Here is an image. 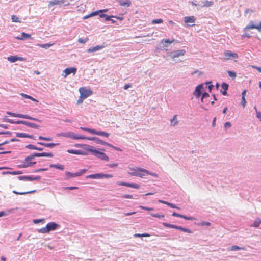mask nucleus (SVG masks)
Returning <instances> with one entry per match:
<instances>
[{
    "label": "nucleus",
    "mask_w": 261,
    "mask_h": 261,
    "mask_svg": "<svg viewBox=\"0 0 261 261\" xmlns=\"http://www.w3.org/2000/svg\"><path fill=\"white\" fill-rule=\"evenodd\" d=\"M87 150L88 151L91 152L95 156L98 158H100L102 160H104L106 161H108L109 160V157L104 152H100L99 150H96L93 146H89L87 149Z\"/></svg>",
    "instance_id": "1"
},
{
    "label": "nucleus",
    "mask_w": 261,
    "mask_h": 261,
    "mask_svg": "<svg viewBox=\"0 0 261 261\" xmlns=\"http://www.w3.org/2000/svg\"><path fill=\"white\" fill-rule=\"evenodd\" d=\"M59 226V225L55 222H50L47 224L45 227L38 229V232L42 233H48L50 231L56 230Z\"/></svg>",
    "instance_id": "2"
},
{
    "label": "nucleus",
    "mask_w": 261,
    "mask_h": 261,
    "mask_svg": "<svg viewBox=\"0 0 261 261\" xmlns=\"http://www.w3.org/2000/svg\"><path fill=\"white\" fill-rule=\"evenodd\" d=\"M7 114H8L10 116H11L12 117H18V118L27 119H29V120H34V121H37L39 122H41V121L40 120H39L37 118H33L31 116L25 115L14 113H12V112H11L9 111L7 112Z\"/></svg>",
    "instance_id": "3"
},
{
    "label": "nucleus",
    "mask_w": 261,
    "mask_h": 261,
    "mask_svg": "<svg viewBox=\"0 0 261 261\" xmlns=\"http://www.w3.org/2000/svg\"><path fill=\"white\" fill-rule=\"evenodd\" d=\"M7 122H9L12 124H14V123L23 124L27 125V126H29V127H30L32 128H38L39 127V126L36 124L30 123V122H29L27 121H22V120H18V121L15 122L12 119H8V120H7Z\"/></svg>",
    "instance_id": "4"
},
{
    "label": "nucleus",
    "mask_w": 261,
    "mask_h": 261,
    "mask_svg": "<svg viewBox=\"0 0 261 261\" xmlns=\"http://www.w3.org/2000/svg\"><path fill=\"white\" fill-rule=\"evenodd\" d=\"M34 159L33 156H32V155L27 156L22 163L21 165H20V167L21 168H27L32 166L36 164V162L33 161Z\"/></svg>",
    "instance_id": "5"
},
{
    "label": "nucleus",
    "mask_w": 261,
    "mask_h": 261,
    "mask_svg": "<svg viewBox=\"0 0 261 261\" xmlns=\"http://www.w3.org/2000/svg\"><path fill=\"white\" fill-rule=\"evenodd\" d=\"M238 57V54L232 53L230 50H226L224 53L223 58H222V60L223 61H228L233 59H237Z\"/></svg>",
    "instance_id": "6"
},
{
    "label": "nucleus",
    "mask_w": 261,
    "mask_h": 261,
    "mask_svg": "<svg viewBox=\"0 0 261 261\" xmlns=\"http://www.w3.org/2000/svg\"><path fill=\"white\" fill-rule=\"evenodd\" d=\"M87 171L86 169H82L80 170L79 172L75 173H72L68 171H66L65 174L66 176V179H69L71 178H74L75 177L79 176L83 174H84Z\"/></svg>",
    "instance_id": "7"
},
{
    "label": "nucleus",
    "mask_w": 261,
    "mask_h": 261,
    "mask_svg": "<svg viewBox=\"0 0 261 261\" xmlns=\"http://www.w3.org/2000/svg\"><path fill=\"white\" fill-rule=\"evenodd\" d=\"M81 98L85 99L92 94V92L89 89L85 87L80 88L79 89Z\"/></svg>",
    "instance_id": "8"
},
{
    "label": "nucleus",
    "mask_w": 261,
    "mask_h": 261,
    "mask_svg": "<svg viewBox=\"0 0 261 261\" xmlns=\"http://www.w3.org/2000/svg\"><path fill=\"white\" fill-rule=\"evenodd\" d=\"M129 169L130 172H129L128 173H129V174H130L132 176H137L138 175V173H139V171H143V172H147V170L143 169V168H138V167L129 168Z\"/></svg>",
    "instance_id": "9"
},
{
    "label": "nucleus",
    "mask_w": 261,
    "mask_h": 261,
    "mask_svg": "<svg viewBox=\"0 0 261 261\" xmlns=\"http://www.w3.org/2000/svg\"><path fill=\"white\" fill-rule=\"evenodd\" d=\"M186 50L184 49H181L172 51L170 53V55L172 58L174 59L175 58H178L180 56H184Z\"/></svg>",
    "instance_id": "10"
},
{
    "label": "nucleus",
    "mask_w": 261,
    "mask_h": 261,
    "mask_svg": "<svg viewBox=\"0 0 261 261\" xmlns=\"http://www.w3.org/2000/svg\"><path fill=\"white\" fill-rule=\"evenodd\" d=\"M252 29H256L258 31L261 32V22L259 23L258 25H256L254 24L253 21H250L248 25H247L245 28L244 30H248Z\"/></svg>",
    "instance_id": "11"
},
{
    "label": "nucleus",
    "mask_w": 261,
    "mask_h": 261,
    "mask_svg": "<svg viewBox=\"0 0 261 261\" xmlns=\"http://www.w3.org/2000/svg\"><path fill=\"white\" fill-rule=\"evenodd\" d=\"M76 72V68L75 67H70V68H67L65 69L62 75L66 77L68 75L73 73V74H75Z\"/></svg>",
    "instance_id": "12"
},
{
    "label": "nucleus",
    "mask_w": 261,
    "mask_h": 261,
    "mask_svg": "<svg viewBox=\"0 0 261 261\" xmlns=\"http://www.w3.org/2000/svg\"><path fill=\"white\" fill-rule=\"evenodd\" d=\"M65 0H53L48 2V7L50 8L54 5L61 6L64 4Z\"/></svg>",
    "instance_id": "13"
},
{
    "label": "nucleus",
    "mask_w": 261,
    "mask_h": 261,
    "mask_svg": "<svg viewBox=\"0 0 261 261\" xmlns=\"http://www.w3.org/2000/svg\"><path fill=\"white\" fill-rule=\"evenodd\" d=\"M87 139L88 140H95L96 141V142L98 144H102L104 145H107V146H108L110 147H113L112 145H111L107 142H106L98 138L92 137V138H87Z\"/></svg>",
    "instance_id": "14"
},
{
    "label": "nucleus",
    "mask_w": 261,
    "mask_h": 261,
    "mask_svg": "<svg viewBox=\"0 0 261 261\" xmlns=\"http://www.w3.org/2000/svg\"><path fill=\"white\" fill-rule=\"evenodd\" d=\"M7 59L12 63L15 62L17 61H24L25 60L24 58L17 57L16 56H10L7 58Z\"/></svg>",
    "instance_id": "15"
},
{
    "label": "nucleus",
    "mask_w": 261,
    "mask_h": 261,
    "mask_svg": "<svg viewBox=\"0 0 261 261\" xmlns=\"http://www.w3.org/2000/svg\"><path fill=\"white\" fill-rule=\"evenodd\" d=\"M203 88V85L200 84L198 85L193 93V94L197 98H199L201 94V90Z\"/></svg>",
    "instance_id": "16"
},
{
    "label": "nucleus",
    "mask_w": 261,
    "mask_h": 261,
    "mask_svg": "<svg viewBox=\"0 0 261 261\" xmlns=\"http://www.w3.org/2000/svg\"><path fill=\"white\" fill-rule=\"evenodd\" d=\"M147 172H143V171H139V173H138V175L137 176H139V177H140L141 178L144 177L145 176H146V175H152V176H154V177H157L158 175L154 173H151L150 171L147 170Z\"/></svg>",
    "instance_id": "17"
},
{
    "label": "nucleus",
    "mask_w": 261,
    "mask_h": 261,
    "mask_svg": "<svg viewBox=\"0 0 261 261\" xmlns=\"http://www.w3.org/2000/svg\"><path fill=\"white\" fill-rule=\"evenodd\" d=\"M87 178L91 179H102V173H96L93 174H90L86 176Z\"/></svg>",
    "instance_id": "18"
},
{
    "label": "nucleus",
    "mask_w": 261,
    "mask_h": 261,
    "mask_svg": "<svg viewBox=\"0 0 261 261\" xmlns=\"http://www.w3.org/2000/svg\"><path fill=\"white\" fill-rule=\"evenodd\" d=\"M31 38V35L27 34L25 32H22L21 33V37H16L15 38L17 40H23L25 39H28Z\"/></svg>",
    "instance_id": "19"
},
{
    "label": "nucleus",
    "mask_w": 261,
    "mask_h": 261,
    "mask_svg": "<svg viewBox=\"0 0 261 261\" xmlns=\"http://www.w3.org/2000/svg\"><path fill=\"white\" fill-rule=\"evenodd\" d=\"M195 17L194 16H187L184 18V21L185 23H194L195 21Z\"/></svg>",
    "instance_id": "20"
},
{
    "label": "nucleus",
    "mask_w": 261,
    "mask_h": 261,
    "mask_svg": "<svg viewBox=\"0 0 261 261\" xmlns=\"http://www.w3.org/2000/svg\"><path fill=\"white\" fill-rule=\"evenodd\" d=\"M93 134L97 135L98 136H105L106 137H108L110 136V134L105 132L102 131H97L94 129Z\"/></svg>",
    "instance_id": "21"
},
{
    "label": "nucleus",
    "mask_w": 261,
    "mask_h": 261,
    "mask_svg": "<svg viewBox=\"0 0 261 261\" xmlns=\"http://www.w3.org/2000/svg\"><path fill=\"white\" fill-rule=\"evenodd\" d=\"M119 2L120 5L122 6L129 7L132 4L130 0H119Z\"/></svg>",
    "instance_id": "22"
},
{
    "label": "nucleus",
    "mask_w": 261,
    "mask_h": 261,
    "mask_svg": "<svg viewBox=\"0 0 261 261\" xmlns=\"http://www.w3.org/2000/svg\"><path fill=\"white\" fill-rule=\"evenodd\" d=\"M103 48V46H102L97 45L96 46H94V47L89 48L87 51L88 53H92V52L100 50Z\"/></svg>",
    "instance_id": "23"
},
{
    "label": "nucleus",
    "mask_w": 261,
    "mask_h": 261,
    "mask_svg": "<svg viewBox=\"0 0 261 261\" xmlns=\"http://www.w3.org/2000/svg\"><path fill=\"white\" fill-rule=\"evenodd\" d=\"M39 144H40L41 145L44 146L46 147H49V148H53L54 146H55L56 145H58V144H55L54 143H41L39 142L38 143Z\"/></svg>",
    "instance_id": "24"
},
{
    "label": "nucleus",
    "mask_w": 261,
    "mask_h": 261,
    "mask_svg": "<svg viewBox=\"0 0 261 261\" xmlns=\"http://www.w3.org/2000/svg\"><path fill=\"white\" fill-rule=\"evenodd\" d=\"M35 192H36V190H34L30 191H27V192H18L15 190H14L13 191V193L15 194H17V195H25L27 194L33 193Z\"/></svg>",
    "instance_id": "25"
},
{
    "label": "nucleus",
    "mask_w": 261,
    "mask_h": 261,
    "mask_svg": "<svg viewBox=\"0 0 261 261\" xmlns=\"http://www.w3.org/2000/svg\"><path fill=\"white\" fill-rule=\"evenodd\" d=\"M238 250H245L244 247H240L237 246H232L230 248H228L229 251H236Z\"/></svg>",
    "instance_id": "26"
},
{
    "label": "nucleus",
    "mask_w": 261,
    "mask_h": 261,
    "mask_svg": "<svg viewBox=\"0 0 261 261\" xmlns=\"http://www.w3.org/2000/svg\"><path fill=\"white\" fill-rule=\"evenodd\" d=\"M17 136L19 137H22V138H33V136L28 135L25 133H17Z\"/></svg>",
    "instance_id": "27"
},
{
    "label": "nucleus",
    "mask_w": 261,
    "mask_h": 261,
    "mask_svg": "<svg viewBox=\"0 0 261 261\" xmlns=\"http://www.w3.org/2000/svg\"><path fill=\"white\" fill-rule=\"evenodd\" d=\"M214 2L213 1H205L203 2V7H208L213 5Z\"/></svg>",
    "instance_id": "28"
},
{
    "label": "nucleus",
    "mask_w": 261,
    "mask_h": 261,
    "mask_svg": "<svg viewBox=\"0 0 261 261\" xmlns=\"http://www.w3.org/2000/svg\"><path fill=\"white\" fill-rule=\"evenodd\" d=\"M21 95L23 97H24V98H27V99H29L30 100H32L33 101H35V102H38V101L37 99H36L32 97V96H31L30 95H27V94H25L24 93H21Z\"/></svg>",
    "instance_id": "29"
},
{
    "label": "nucleus",
    "mask_w": 261,
    "mask_h": 261,
    "mask_svg": "<svg viewBox=\"0 0 261 261\" xmlns=\"http://www.w3.org/2000/svg\"><path fill=\"white\" fill-rule=\"evenodd\" d=\"M67 152L74 154H82V152L80 150H74V149H70L68 150Z\"/></svg>",
    "instance_id": "30"
},
{
    "label": "nucleus",
    "mask_w": 261,
    "mask_h": 261,
    "mask_svg": "<svg viewBox=\"0 0 261 261\" xmlns=\"http://www.w3.org/2000/svg\"><path fill=\"white\" fill-rule=\"evenodd\" d=\"M170 122H171V125H172V126H175L176 124H177L178 123L176 115L174 116L173 118L171 120Z\"/></svg>",
    "instance_id": "31"
},
{
    "label": "nucleus",
    "mask_w": 261,
    "mask_h": 261,
    "mask_svg": "<svg viewBox=\"0 0 261 261\" xmlns=\"http://www.w3.org/2000/svg\"><path fill=\"white\" fill-rule=\"evenodd\" d=\"M51 167H53L56 169H58L61 170H63L64 169V166L61 164L52 165L50 166Z\"/></svg>",
    "instance_id": "32"
},
{
    "label": "nucleus",
    "mask_w": 261,
    "mask_h": 261,
    "mask_svg": "<svg viewBox=\"0 0 261 261\" xmlns=\"http://www.w3.org/2000/svg\"><path fill=\"white\" fill-rule=\"evenodd\" d=\"M71 137L75 139H85L86 138L84 137V136L79 135V134H74Z\"/></svg>",
    "instance_id": "33"
},
{
    "label": "nucleus",
    "mask_w": 261,
    "mask_h": 261,
    "mask_svg": "<svg viewBox=\"0 0 261 261\" xmlns=\"http://www.w3.org/2000/svg\"><path fill=\"white\" fill-rule=\"evenodd\" d=\"M54 45V43H47V44H38V46H39L41 48H48L50 47V46H53Z\"/></svg>",
    "instance_id": "34"
},
{
    "label": "nucleus",
    "mask_w": 261,
    "mask_h": 261,
    "mask_svg": "<svg viewBox=\"0 0 261 261\" xmlns=\"http://www.w3.org/2000/svg\"><path fill=\"white\" fill-rule=\"evenodd\" d=\"M127 186L128 187H131L137 189L140 188V186L139 185L134 183H128Z\"/></svg>",
    "instance_id": "35"
},
{
    "label": "nucleus",
    "mask_w": 261,
    "mask_h": 261,
    "mask_svg": "<svg viewBox=\"0 0 261 261\" xmlns=\"http://www.w3.org/2000/svg\"><path fill=\"white\" fill-rule=\"evenodd\" d=\"M163 225L164 226H165L166 227H168V228H174V229H175V228H176L175 225L171 224H169V223H165V222L163 223Z\"/></svg>",
    "instance_id": "36"
},
{
    "label": "nucleus",
    "mask_w": 261,
    "mask_h": 261,
    "mask_svg": "<svg viewBox=\"0 0 261 261\" xmlns=\"http://www.w3.org/2000/svg\"><path fill=\"white\" fill-rule=\"evenodd\" d=\"M163 22V19H153L151 21V23L152 24H159V23H161Z\"/></svg>",
    "instance_id": "37"
},
{
    "label": "nucleus",
    "mask_w": 261,
    "mask_h": 261,
    "mask_svg": "<svg viewBox=\"0 0 261 261\" xmlns=\"http://www.w3.org/2000/svg\"><path fill=\"white\" fill-rule=\"evenodd\" d=\"M260 223H261V221L259 219H257L254 222L253 224L251 226L255 227H257L259 226V225Z\"/></svg>",
    "instance_id": "38"
},
{
    "label": "nucleus",
    "mask_w": 261,
    "mask_h": 261,
    "mask_svg": "<svg viewBox=\"0 0 261 261\" xmlns=\"http://www.w3.org/2000/svg\"><path fill=\"white\" fill-rule=\"evenodd\" d=\"M227 73L229 75V76L232 78L233 79H234L236 77V73L233 72V71H227Z\"/></svg>",
    "instance_id": "39"
},
{
    "label": "nucleus",
    "mask_w": 261,
    "mask_h": 261,
    "mask_svg": "<svg viewBox=\"0 0 261 261\" xmlns=\"http://www.w3.org/2000/svg\"><path fill=\"white\" fill-rule=\"evenodd\" d=\"M134 236L135 237H149L150 234H149L148 233H142V234L136 233V234H134Z\"/></svg>",
    "instance_id": "40"
},
{
    "label": "nucleus",
    "mask_w": 261,
    "mask_h": 261,
    "mask_svg": "<svg viewBox=\"0 0 261 261\" xmlns=\"http://www.w3.org/2000/svg\"><path fill=\"white\" fill-rule=\"evenodd\" d=\"M21 173L19 172H9V171H7V172H3L2 173V174L3 175H5V174H12V175H17V174H20Z\"/></svg>",
    "instance_id": "41"
},
{
    "label": "nucleus",
    "mask_w": 261,
    "mask_h": 261,
    "mask_svg": "<svg viewBox=\"0 0 261 261\" xmlns=\"http://www.w3.org/2000/svg\"><path fill=\"white\" fill-rule=\"evenodd\" d=\"M81 129L82 130L87 131V132H88L91 134H93L94 130V129H90V128H86V127H81Z\"/></svg>",
    "instance_id": "42"
},
{
    "label": "nucleus",
    "mask_w": 261,
    "mask_h": 261,
    "mask_svg": "<svg viewBox=\"0 0 261 261\" xmlns=\"http://www.w3.org/2000/svg\"><path fill=\"white\" fill-rule=\"evenodd\" d=\"M12 20L13 22H20L18 17L16 15H12L11 16Z\"/></svg>",
    "instance_id": "43"
},
{
    "label": "nucleus",
    "mask_w": 261,
    "mask_h": 261,
    "mask_svg": "<svg viewBox=\"0 0 261 261\" xmlns=\"http://www.w3.org/2000/svg\"><path fill=\"white\" fill-rule=\"evenodd\" d=\"M151 215L153 217H156L159 218H164V215H160L158 214H151Z\"/></svg>",
    "instance_id": "44"
},
{
    "label": "nucleus",
    "mask_w": 261,
    "mask_h": 261,
    "mask_svg": "<svg viewBox=\"0 0 261 261\" xmlns=\"http://www.w3.org/2000/svg\"><path fill=\"white\" fill-rule=\"evenodd\" d=\"M53 155L51 153H46V152L41 153V156L53 157Z\"/></svg>",
    "instance_id": "45"
},
{
    "label": "nucleus",
    "mask_w": 261,
    "mask_h": 261,
    "mask_svg": "<svg viewBox=\"0 0 261 261\" xmlns=\"http://www.w3.org/2000/svg\"><path fill=\"white\" fill-rule=\"evenodd\" d=\"M40 179V177H32L31 176H27V181H32L34 180H38Z\"/></svg>",
    "instance_id": "46"
},
{
    "label": "nucleus",
    "mask_w": 261,
    "mask_h": 261,
    "mask_svg": "<svg viewBox=\"0 0 261 261\" xmlns=\"http://www.w3.org/2000/svg\"><path fill=\"white\" fill-rule=\"evenodd\" d=\"M221 87L224 90H227L228 88V85L226 83H223L221 85Z\"/></svg>",
    "instance_id": "47"
},
{
    "label": "nucleus",
    "mask_w": 261,
    "mask_h": 261,
    "mask_svg": "<svg viewBox=\"0 0 261 261\" xmlns=\"http://www.w3.org/2000/svg\"><path fill=\"white\" fill-rule=\"evenodd\" d=\"M88 40V38H86L85 39L82 38H79L78 39V42L80 43H85Z\"/></svg>",
    "instance_id": "48"
},
{
    "label": "nucleus",
    "mask_w": 261,
    "mask_h": 261,
    "mask_svg": "<svg viewBox=\"0 0 261 261\" xmlns=\"http://www.w3.org/2000/svg\"><path fill=\"white\" fill-rule=\"evenodd\" d=\"M39 139L40 140H43L47 141L51 140V139L50 138L44 137H42L41 136L39 137Z\"/></svg>",
    "instance_id": "49"
},
{
    "label": "nucleus",
    "mask_w": 261,
    "mask_h": 261,
    "mask_svg": "<svg viewBox=\"0 0 261 261\" xmlns=\"http://www.w3.org/2000/svg\"><path fill=\"white\" fill-rule=\"evenodd\" d=\"M140 207L144 210H147V211H153V208L152 207H147L144 206H140Z\"/></svg>",
    "instance_id": "50"
},
{
    "label": "nucleus",
    "mask_w": 261,
    "mask_h": 261,
    "mask_svg": "<svg viewBox=\"0 0 261 261\" xmlns=\"http://www.w3.org/2000/svg\"><path fill=\"white\" fill-rule=\"evenodd\" d=\"M254 109L257 111L256 107H254ZM256 117L261 121V113L260 112H256Z\"/></svg>",
    "instance_id": "51"
},
{
    "label": "nucleus",
    "mask_w": 261,
    "mask_h": 261,
    "mask_svg": "<svg viewBox=\"0 0 261 261\" xmlns=\"http://www.w3.org/2000/svg\"><path fill=\"white\" fill-rule=\"evenodd\" d=\"M27 148L29 149H33V150H36V149H37V147L35 146V145H32V144L28 145L27 146Z\"/></svg>",
    "instance_id": "52"
},
{
    "label": "nucleus",
    "mask_w": 261,
    "mask_h": 261,
    "mask_svg": "<svg viewBox=\"0 0 261 261\" xmlns=\"http://www.w3.org/2000/svg\"><path fill=\"white\" fill-rule=\"evenodd\" d=\"M102 178H111L113 177V175H111V174H103L102 173Z\"/></svg>",
    "instance_id": "53"
},
{
    "label": "nucleus",
    "mask_w": 261,
    "mask_h": 261,
    "mask_svg": "<svg viewBox=\"0 0 261 261\" xmlns=\"http://www.w3.org/2000/svg\"><path fill=\"white\" fill-rule=\"evenodd\" d=\"M209 97V94L208 93H206V92H205L204 93H203L202 94V98L201 99V101L202 102H203V98H205V97Z\"/></svg>",
    "instance_id": "54"
},
{
    "label": "nucleus",
    "mask_w": 261,
    "mask_h": 261,
    "mask_svg": "<svg viewBox=\"0 0 261 261\" xmlns=\"http://www.w3.org/2000/svg\"><path fill=\"white\" fill-rule=\"evenodd\" d=\"M44 221V220L41 219H34L33 220V223H35V224H38L40 222H43Z\"/></svg>",
    "instance_id": "55"
},
{
    "label": "nucleus",
    "mask_w": 261,
    "mask_h": 261,
    "mask_svg": "<svg viewBox=\"0 0 261 261\" xmlns=\"http://www.w3.org/2000/svg\"><path fill=\"white\" fill-rule=\"evenodd\" d=\"M181 218H184V219H185L186 220H194L193 218H192L191 217H187V216L182 215V217H181Z\"/></svg>",
    "instance_id": "56"
},
{
    "label": "nucleus",
    "mask_w": 261,
    "mask_h": 261,
    "mask_svg": "<svg viewBox=\"0 0 261 261\" xmlns=\"http://www.w3.org/2000/svg\"><path fill=\"white\" fill-rule=\"evenodd\" d=\"M174 41V40H169V39H166V40H163L162 41V42L163 43H173V42Z\"/></svg>",
    "instance_id": "57"
},
{
    "label": "nucleus",
    "mask_w": 261,
    "mask_h": 261,
    "mask_svg": "<svg viewBox=\"0 0 261 261\" xmlns=\"http://www.w3.org/2000/svg\"><path fill=\"white\" fill-rule=\"evenodd\" d=\"M117 184L120 186H124L127 187L128 183L127 182H121V181H118L117 182Z\"/></svg>",
    "instance_id": "58"
},
{
    "label": "nucleus",
    "mask_w": 261,
    "mask_h": 261,
    "mask_svg": "<svg viewBox=\"0 0 261 261\" xmlns=\"http://www.w3.org/2000/svg\"><path fill=\"white\" fill-rule=\"evenodd\" d=\"M18 179L20 180H26L27 181V176H19Z\"/></svg>",
    "instance_id": "59"
},
{
    "label": "nucleus",
    "mask_w": 261,
    "mask_h": 261,
    "mask_svg": "<svg viewBox=\"0 0 261 261\" xmlns=\"http://www.w3.org/2000/svg\"><path fill=\"white\" fill-rule=\"evenodd\" d=\"M246 103V101L245 100V98L244 97H242L241 104L243 107H245Z\"/></svg>",
    "instance_id": "60"
},
{
    "label": "nucleus",
    "mask_w": 261,
    "mask_h": 261,
    "mask_svg": "<svg viewBox=\"0 0 261 261\" xmlns=\"http://www.w3.org/2000/svg\"><path fill=\"white\" fill-rule=\"evenodd\" d=\"M123 197L125 198H129V199H133V195H129V194L124 195L123 196Z\"/></svg>",
    "instance_id": "61"
},
{
    "label": "nucleus",
    "mask_w": 261,
    "mask_h": 261,
    "mask_svg": "<svg viewBox=\"0 0 261 261\" xmlns=\"http://www.w3.org/2000/svg\"><path fill=\"white\" fill-rule=\"evenodd\" d=\"M32 156H33L34 159H35V157H40L41 156V153H35L32 154Z\"/></svg>",
    "instance_id": "62"
},
{
    "label": "nucleus",
    "mask_w": 261,
    "mask_h": 261,
    "mask_svg": "<svg viewBox=\"0 0 261 261\" xmlns=\"http://www.w3.org/2000/svg\"><path fill=\"white\" fill-rule=\"evenodd\" d=\"M172 215L174 217H180V218H181V217H182V215L178 214L176 212H173L172 213Z\"/></svg>",
    "instance_id": "63"
},
{
    "label": "nucleus",
    "mask_w": 261,
    "mask_h": 261,
    "mask_svg": "<svg viewBox=\"0 0 261 261\" xmlns=\"http://www.w3.org/2000/svg\"><path fill=\"white\" fill-rule=\"evenodd\" d=\"M99 12V11L93 12L91 13V14H90L89 16H93L96 15L98 14Z\"/></svg>",
    "instance_id": "64"
}]
</instances>
